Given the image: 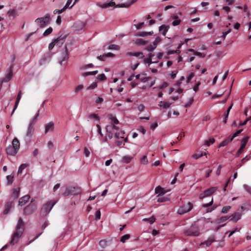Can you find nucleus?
I'll return each mask as SVG.
<instances>
[{
	"mask_svg": "<svg viewBox=\"0 0 251 251\" xmlns=\"http://www.w3.org/2000/svg\"><path fill=\"white\" fill-rule=\"evenodd\" d=\"M24 230V222L22 218H20L18 220V224L16 226V231L12 235V239L10 241V244L14 245L19 240V237L22 235Z\"/></svg>",
	"mask_w": 251,
	"mask_h": 251,
	"instance_id": "f257e3e1",
	"label": "nucleus"
},
{
	"mask_svg": "<svg viewBox=\"0 0 251 251\" xmlns=\"http://www.w3.org/2000/svg\"><path fill=\"white\" fill-rule=\"evenodd\" d=\"M183 233L187 236H198L200 235L199 228L198 226L192 225L189 227L184 228Z\"/></svg>",
	"mask_w": 251,
	"mask_h": 251,
	"instance_id": "f03ea898",
	"label": "nucleus"
},
{
	"mask_svg": "<svg viewBox=\"0 0 251 251\" xmlns=\"http://www.w3.org/2000/svg\"><path fill=\"white\" fill-rule=\"evenodd\" d=\"M81 193L80 188L78 187L68 186L65 189V191L62 194L64 196H68L69 195H77Z\"/></svg>",
	"mask_w": 251,
	"mask_h": 251,
	"instance_id": "7ed1b4c3",
	"label": "nucleus"
},
{
	"mask_svg": "<svg viewBox=\"0 0 251 251\" xmlns=\"http://www.w3.org/2000/svg\"><path fill=\"white\" fill-rule=\"evenodd\" d=\"M50 16L49 14H47L44 17L37 18L35 21L36 24L41 28L45 27L47 25L50 24Z\"/></svg>",
	"mask_w": 251,
	"mask_h": 251,
	"instance_id": "20e7f679",
	"label": "nucleus"
},
{
	"mask_svg": "<svg viewBox=\"0 0 251 251\" xmlns=\"http://www.w3.org/2000/svg\"><path fill=\"white\" fill-rule=\"evenodd\" d=\"M56 201L53 200L50 201L43 205L41 209V213L43 215H47L51 210L53 206L55 205Z\"/></svg>",
	"mask_w": 251,
	"mask_h": 251,
	"instance_id": "39448f33",
	"label": "nucleus"
},
{
	"mask_svg": "<svg viewBox=\"0 0 251 251\" xmlns=\"http://www.w3.org/2000/svg\"><path fill=\"white\" fill-rule=\"evenodd\" d=\"M193 207V204L190 202H187L186 204L180 206L177 211L179 215H183L186 213L189 212Z\"/></svg>",
	"mask_w": 251,
	"mask_h": 251,
	"instance_id": "423d86ee",
	"label": "nucleus"
},
{
	"mask_svg": "<svg viewBox=\"0 0 251 251\" xmlns=\"http://www.w3.org/2000/svg\"><path fill=\"white\" fill-rule=\"evenodd\" d=\"M36 208V204L34 202V201L32 200L29 204L24 208V213L25 215H30L34 212Z\"/></svg>",
	"mask_w": 251,
	"mask_h": 251,
	"instance_id": "0eeeda50",
	"label": "nucleus"
},
{
	"mask_svg": "<svg viewBox=\"0 0 251 251\" xmlns=\"http://www.w3.org/2000/svg\"><path fill=\"white\" fill-rule=\"evenodd\" d=\"M217 187H212L203 191L199 196L200 199H203L204 198L212 195L216 190Z\"/></svg>",
	"mask_w": 251,
	"mask_h": 251,
	"instance_id": "6e6552de",
	"label": "nucleus"
},
{
	"mask_svg": "<svg viewBox=\"0 0 251 251\" xmlns=\"http://www.w3.org/2000/svg\"><path fill=\"white\" fill-rule=\"evenodd\" d=\"M114 128L112 125H107L105 127L107 137L110 139L113 138V134L115 135L116 132V130L114 129Z\"/></svg>",
	"mask_w": 251,
	"mask_h": 251,
	"instance_id": "1a4fd4ad",
	"label": "nucleus"
},
{
	"mask_svg": "<svg viewBox=\"0 0 251 251\" xmlns=\"http://www.w3.org/2000/svg\"><path fill=\"white\" fill-rule=\"evenodd\" d=\"M249 138L248 137L244 138L241 141V145L239 149L237 152L236 156L239 157L240 154L242 153L247 145Z\"/></svg>",
	"mask_w": 251,
	"mask_h": 251,
	"instance_id": "9d476101",
	"label": "nucleus"
},
{
	"mask_svg": "<svg viewBox=\"0 0 251 251\" xmlns=\"http://www.w3.org/2000/svg\"><path fill=\"white\" fill-rule=\"evenodd\" d=\"M58 34V37L54 39L55 42H56L58 44V41H61V45H62L64 43L66 38L68 36V34H64L63 31H60Z\"/></svg>",
	"mask_w": 251,
	"mask_h": 251,
	"instance_id": "9b49d317",
	"label": "nucleus"
},
{
	"mask_svg": "<svg viewBox=\"0 0 251 251\" xmlns=\"http://www.w3.org/2000/svg\"><path fill=\"white\" fill-rule=\"evenodd\" d=\"M109 119L111 120V124L109 125L114 126L115 127L114 129L119 130V127L116 126L119 123L118 120L115 116H114L112 115H110Z\"/></svg>",
	"mask_w": 251,
	"mask_h": 251,
	"instance_id": "f8f14e48",
	"label": "nucleus"
},
{
	"mask_svg": "<svg viewBox=\"0 0 251 251\" xmlns=\"http://www.w3.org/2000/svg\"><path fill=\"white\" fill-rule=\"evenodd\" d=\"M6 151L8 155L14 156L17 152L18 151L16 150L14 147L9 145L6 149Z\"/></svg>",
	"mask_w": 251,
	"mask_h": 251,
	"instance_id": "ddd939ff",
	"label": "nucleus"
},
{
	"mask_svg": "<svg viewBox=\"0 0 251 251\" xmlns=\"http://www.w3.org/2000/svg\"><path fill=\"white\" fill-rule=\"evenodd\" d=\"M34 131V127L30 125L28 126L27 130L26 133V137L28 139H30L33 135Z\"/></svg>",
	"mask_w": 251,
	"mask_h": 251,
	"instance_id": "4468645a",
	"label": "nucleus"
},
{
	"mask_svg": "<svg viewBox=\"0 0 251 251\" xmlns=\"http://www.w3.org/2000/svg\"><path fill=\"white\" fill-rule=\"evenodd\" d=\"M30 198V196L27 195L24 196L20 199L19 201V205L20 206L24 205L25 203H26L29 200Z\"/></svg>",
	"mask_w": 251,
	"mask_h": 251,
	"instance_id": "2eb2a0df",
	"label": "nucleus"
},
{
	"mask_svg": "<svg viewBox=\"0 0 251 251\" xmlns=\"http://www.w3.org/2000/svg\"><path fill=\"white\" fill-rule=\"evenodd\" d=\"M230 220L234 222H236L241 218V214L239 212H236L230 216Z\"/></svg>",
	"mask_w": 251,
	"mask_h": 251,
	"instance_id": "dca6fc26",
	"label": "nucleus"
},
{
	"mask_svg": "<svg viewBox=\"0 0 251 251\" xmlns=\"http://www.w3.org/2000/svg\"><path fill=\"white\" fill-rule=\"evenodd\" d=\"M170 26L169 25H163L159 26V30L163 35L165 36Z\"/></svg>",
	"mask_w": 251,
	"mask_h": 251,
	"instance_id": "f3484780",
	"label": "nucleus"
},
{
	"mask_svg": "<svg viewBox=\"0 0 251 251\" xmlns=\"http://www.w3.org/2000/svg\"><path fill=\"white\" fill-rule=\"evenodd\" d=\"M45 127V133H47L49 131H53L54 129V123L52 122H50L49 123L46 124Z\"/></svg>",
	"mask_w": 251,
	"mask_h": 251,
	"instance_id": "a211bd4d",
	"label": "nucleus"
},
{
	"mask_svg": "<svg viewBox=\"0 0 251 251\" xmlns=\"http://www.w3.org/2000/svg\"><path fill=\"white\" fill-rule=\"evenodd\" d=\"M13 202L11 201H9L6 203L5 205V208L3 211V214L4 215H6L8 213L9 211H10L11 208L13 206Z\"/></svg>",
	"mask_w": 251,
	"mask_h": 251,
	"instance_id": "6ab92c4d",
	"label": "nucleus"
},
{
	"mask_svg": "<svg viewBox=\"0 0 251 251\" xmlns=\"http://www.w3.org/2000/svg\"><path fill=\"white\" fill-rule=\"evenodd\" d=\"M215 241V238L214 236H210L208 239L201 243V245H205L206 246L208 247L211 245L212 243H213Z\"/></svg>",
	"mask_w": 251,
	"mask_h": 251,
	"instance_id": "aec40b11",
	"label": "nucleus"
},
{
	"mask_svg": "<svg viewBox=\"0 0 251 251\" xmlns=\"http://www.w3.org/2000/svg\"><path fill=\"white\" fill-rule=\"evenodd\" d=\"M97 5L102 8H106L113 6H115L116 7H117V5H116L115 2L113 1H111L108 3H104L103 4H98Z\"/></svg>",
	"mask_w": 251,
	"mask_h": 251,
	"instance_id": "412c9836",
	"label": "nucleus"
},
{
	"mask_svg": "<svg viewBox=\"0 0 251 251\" xmlns=\"http://www.w3.org/2000/svg\"><path fill=\"white\" fill-rule=\"evenodd\" d=\"M12 147H14V149L18 151L20 148V142L17 138H14L12 141Z\"/></svg>",
	"mask_w": 251,
	"mask_h": 251,
	"instance_id": "4be33fe9",
	"label": "nucleus"
},
{
	"mask_svg": "<svg viewBox=\"0 0 251 251\" xmlns=\"http://www.w3.org/2000/svg\"><path fill=\"white\" fill-rule=\"evenodd\" d=\"M22 91H20L18 95H17V99H16V102H15V106H14V107L13 108V111H12V114L14 112V111L15 110V109L17 108L18 104H19V101L21 99V97H22Z\"/></svg>",
	"mask_w": 251,
	"mask_h": 251,
	"instance_id": "5701e85b",
	"label": "nucleus"
},
{
	"mask_svg": "<svg viewBox=\"0 0 251 251\" xmlns=\"http://www.w3.org/2000/svg\"><path fill=\"white\" fill-rule=\"evenodd\" d=\"M171 19L174 20L172 22V25L173 26H176L180 24L181 22V20L178 19V17L177 15H174L171 17Z\"/></svg>",
	"mask_w": 251,
	"mask_h": 251,
	"instance_id": "b1692460",
	"label": "nucleus"
},
{
	"mask_svg": "<svg viewBox=\"0 0 251 251\" xmlns=\"http://www.w3.org/2000/svg\"><path fill=\"white\" fill-rule=\"evenodd\" d=\"M155 192L156 194H159L158 196H160V195H163L166 193L164 188L160 186H158L155 188Z\"/></svg>",
	"mask_w": 251,
	"mask_h": 251,
	"instance_id": "393cba45",
	"label": "nucleus"
},
{
	"mask_svg": "<svg viewBox=\"0 0 251 251\" xmlns=\"http://www.w3.org/2000/svg\"><path fill=\"white\" fill-rule=\"evenodd\" d=\"M125 132L123 130H120L119 132H118V130H116V132L115 133V137L117 139H125Z\"/></svg>",
	"mask_w": 251,
	"mask_h": 251,
	"instance_id": "a878e982",
	"label": "nucleus"
},
{
	"mask_svg": "<svg viewBox=\"0 0 251 251\" xmlns=\"http://www.w3.org/2000/svg\"><path fill=\"white\" fill-rule=\"evenodd\" d=\"M12 75H13V73H12V71L11 69H10V71H9V72L8 74H7L3 78V80H2V82H8L10 80V79H11L12 76Z\"/></svg>",
	"mask_w": 251,
	"mask_h": 251,
	"instance_id": "bb28decb",
	"label": "nucleus"
},
{
	"mask_svg": "<svg viewBox=\"0 0 251 251\" xmlns=\"http://www.w3.org/2000/svg\"><path fill=\"white\" fill-rule=\"evenodd\" d=\"M137 0H131L130 2L127 3L119 4H117V7H128L131 4L135 2Z\"/></svg>",
	"mask_w": 251,
	"mask_h": 251,
	"instance_id": "cd10ccee",
	"label": "nucleus"
},
{
	"mask_svg": "<svg viewBox=\"0 0 251 251\" xmlns=\"http://www.w3.org/2000/svg\"><path fill=\"white\" fill-rule=\"evenodd\" d=\"M148 43V41H145L141 38L137 39L135 41V44L138 46L145 45L147 44Z\"/></svg>",
	"mask_w": 251,
	"mask_h": 251,
	"instance_id": "c85d7f7f",
	"label": "nucleus"
},
{
	"mask_svg": "<svg viewBox=\"0 0 251 251\" xmlns=\"http://www.w3.org/2000/svg\"><path fill=\"white\" fill-rule=\"evenodd\" d=\"M128 54L131 56L138 57L140 58H143L144 57V55L142 52H128Z\"/></svg>",
	"mask_w": 251,
	"mask_h": 251,
	"instance_id": "c756f323",
	"label": "nucleus"
},
{
	"mask_svg": "<svg viewBox=\"0 0 251 251\" xmlns=\"http://www.w3.org/2000/svg\"><path fill=\"white\" fill-rule=\"evenodd\" d=\"M153 55H154V54L153 53H150L149 54V57L144 59V62L145 63H148L149 65L152 63L153 62L151 61V58L153 56ZM156 62H157L155 61V62H154L153 63H156Z\"/></svg>",
	"mask_w": 251,
	"mask_h": 251,
	"instance_id": "7c9ffc66",
	"label": "nucleus"
},
{
	"mask_svg": "<svg viewBox=\"0 0 251 251\" xmlns=\"http://www.w3.org/2000/svg\"><path fill=\"white\" fill-rule=\"evenodd\" d=\"M116 144L119 147H123L125 145V142H126V139H117Z\"/></svg>",
	"mask_w": 251,
	"mask_h": 251,
	"instance_id": "2f4dec72",
	"label": "nucleus"
},
{
	"mask_svg": "<svg viewBox=\"0 0 251 251\" xmlns=\"http://www.w3.org/2000/svg\"><path fill=\"white\" fill-rule=\"evenodd\" d=\"M155 218L154 216H151L149 218H144L143 219V221L149 222L151 224H153L155 221Z\"/></svg>",
	"mask_w": 251,
	"mask_h": 251,
	"instance_id": "473e14b6",
	"label": "nucleus"
},
{
	"mask_svg": "<svg viewBox=\"0 0 251 251\" xmlns=\"http://www.w3.org/2000/svg\"><path fill=\"white\" fill-rule=\"evenodd\" d=\"M170 199L168 197L166 196H160L157 199V202H163L169 201Z\"/></svg>",
	"mask_w": 251,
	"mask_h": 251,
	"instance_id": "72a5a7b5",
	"label": "nucleus"
},
{
	"mask_svg": "<svg viewBox=\"0 0 251 251\" xmlns=\"http://www.w3.org/2000/svg\"><path fill=\"white\" fill-rule=\"evenodd\" d=\"M132 159V157L130 156H125L122 158V161L126 163H129Z\"/></svg>",
	"mask_w": 251,
	"mask_h": 251,
	"instance_id": "f704fd0d",
	"label": "nucleus"
},
{
	"mask_svg": "<svg viewBox=\"0 0 251 251\" xmlns=\"http://www.w3.org/2000/svg\"><path fill=\"white\" fill-rule=\"evenodd\" d=\"M231 141H230V138H226L220 143L219 145V147L226 146Z\"/></svg>",
	"mask_w": 251,
	"mask_h": 251,
	"instance_id": "c9c22d12",
	"label": "nucleus"
},
{
	"mask_svg": "<svg viewBox=\"0 0 251 251\" xmlns=\"http://www.w3.org/2000/svg\"><path fill=\"white\" fill-rule=\"evenodd\" d=\"M28 166V164H21L18 169V174H21L24 169H25L26 167Z\"/></svg>",
	"mask_w": 251,
	"mask_h": 251,
	"instance_id": "e433bc0d",
	"label": "nucleus"
},
{
	"mask_svg": "<svg viewBox=\"0 0 251 251\" xmlns=\"http://www.w3.org/2000/svg\"><path fill=\"white\" fill-rule=\"evenodd\" d=\"M232 104H231L227 109L226 110V113L225 114V117L224 118V120H223V122L224 123H226V121H227V118H228V114H229V111L230 110V109H231L232 108Z\"/></svg>",
	"mask_w": 251,
	"mask_h": 251,
	"instance_id": "4c0bfd02",
	"label": "nucleus"
},
{
	"mask_svg": "<svg viewBox=\"0 0 251 251\" xmlns=\"http://www.w3.org/2000/svg\"><path fill=\"white\" fill-rule=\"evenodd\" d=\"M20 193V188H15L13 190V196L14 198H18Z\"/></svg>",
	"mask_w": 251,
	"mask_h": 251,
	"instance_id": "58836bf2",
	"label": "nucleus"
},
{
	"mask_svg": "<svg viewBox=\"0 0 251 251\" xmlns=\"http://www.w3.org/2000/svg\"><path fill=\"white\" fill-rule=\"evenodd\" d=\"M39 111H38V113L35 116V117L32 119V120L30 121L29 125H30L31 126H34L35 123L36 122V120H37V117H38L39 116Z\"/></svg>",
	"mask_w": 251,
	"mask_h": 251,
	"instance_id": "ea45409f",
	"label": "nucleus"
},
{
	"mask_svg": "<svg viewBox=\"0 0 251 251\" xmlns=\"http://www.w3.org/2000/svg\"><path fill=\"white\" fill-rule=\"evenodd\" d=\"M98 72V71H92V72H85V73H83L82 75L83 76H84V77H85L86 76H88V75H96V74H97Z\"/></svg>",
	"mask_w": 251,
	"mask_h": 251,
	"instance_id": "a19ab883",
	"label": "nucleus"
},
{
	"mask_svg": "<svg viewBox=\"0 0 251 251\" xmlns=\"http://www.w3.org/2000/svg\"><path fill=\"white\" fill-rule=\"evenodd\" d=\"M156 46H155V45H153V44H151V45H149L148 46H147L145 49L149 51H153L155 48H156Z\"/></svg>",
	"mask_w": 251,
	"mask_h": 251,
	"instance_id": "79ce46f5",
	"label": "nucleus"
},
{
	"mask_svg": "<svg viewBox=\"0 0 251 251\" xmlns=\"http://www.w3.org/2000/svg\"><path fill=\"white\" fill-rule=\"evenodd\" d=\"M13 176L11 175H8L6 176V179L7 181V185H11L13 182Z\"/></svg>",
	"mask_w": 251,
	"mask_h": 251,
	"instance_id": "37998d69",
	"label": "nucleus"
},
{
	"mask_svg": "<svg viewBox=\"0 0 251 251\" xmlns=\"http://www.w3.org/2000/svg\"><path fill=\"white\" fill-rule=\"evenodd\" d=\"M230 218V217H227V216L221 217L218 219V223L220 224V223H223L224 222H226V220H227Z\"/></svg>",
	"mask_w": 251,
	"mask_h": 251,
	"instance_id": "c03bdc74",
	"label": "nucleus"
},
{
	"mask_svg": "<svg viewBox=\"0 0 251 251\" xmlns=\"http://www.w3.org/2000/svg\"><path fill=\"white\" fill-rule=\"evenodd\" d=\"M130 236L129 234H125L121 237L120 241L122 243H125L126 240H128L130 238Z\"/></svg>",
	"mask_w": 251,
	"mask_h": 251,
	"instance_id": "a18cd8bd",
	"label": "nucleus"
},
{
	"mask_svg": "<svg viewBox=\"0 0 251 251\" xmlns=\"http://www.w3.org/2000/svg\"><path fill=\"white\" fill-rule=\"evenodd\" d=\"M52 32V28L51 27H50L48 29H47L43 33V36H47L50 35Z\"/></svg>",
	"mask_w": 251,
	"mask_h": 251,
	"instance_id": "49530a36",
	"label": "nucleus"
},
{
	"mask_svg": "<svg viewBox=\"0 0 251 251\" xmlns=\"http://www.w3.org/2000/svg\"><path fill=\"white\" fill-rule=\"evenodd\" d=\"M215 139L213 138H210L208 140L205 141V144L207 146H209L215 142Z\"/></svg>",
	"mask_w": 251,
	"mask_h": 251,
	"instance_id": "de8ad7c7",
	"label": "nucleus"
},
{
	"mask_svg": "<svg viewBox=\"0 0 251 251\" xmlns=\"http://www.w3.org/2000/svg\"><path fill=\"white\" fill-rule=\"evenodd\" d=\"M88 118L90 119H95L98 121L100 120V118H99V116H98V115L97 114H95V113L91 114L89 115L88 116Z\"/></svg>",
	"mask_w": 251,
	"mask_h": 251,
	"instance_id": "09e8293b",
	"label": "nucleus"
},
{
	"mask_svg": "<svg viewBox=\"0 0 251 251\" xmlns=\"http://www.w3.org/2000/svg\"><path fill=\"white\" fill-rule=\"evenodd\" d=\"M242 129H240V130H237L236 132H235L233 135L232 136H231V137L230 138V141H232L233 139L236 137V136H238L240 133L242 131Z\"/></svg>",
	"mask_w": 251,
	"mask_h": 251,
	"instance_id": "8fccbe9b",
	"label": "nucleus"
},
{
	"mask_svg": "<svg viewBox=\"0 0 251 251\" xmlns=\"http://www.w3.org/2000/svg\"><path fill=\"white\" fill-rule=\"evenodd\" d=\"M120 47L119 46L112 44L109 46L108 49L109 50H118L119 49Z\"/></svg>",
	"mask_w": 251,
	"mask_h": 251,
	"instance_id": "3c124183",
	"label": "nucleus"
},
{
	"mask_svg": "<svg viewBox=\"0 0 251 251\" xmlns=\"http://www.w3.org/2000/svg\"><path fill=\"white\" fill-rule=\"evenodd\" d=\"M194 101V99L193 97H191L189 99V101L185 103L184 106L185 107H189L191 106Z\"/></svg>",
	"mask_w": 251,
	"mask_h": 251,
	"instance_id": "603ef678",
	"label": "nucleus"
},
{
	"mask_svg": "<svg viewBox=\"0 0 251 251\" xmlns=\"http://www.w3.org/2000/svg\"><path fill=\"white\" fill-rule=\"evenodd\" d=\"M202 156H203V153L201 152V153H198L194 154L193 155H192V157L195 159H197L201 157Z\"/></svg>",
	"mask_w": 251,
	"mask_h": 251,
	"instance_id": "864d4df0",
	"label": "nucleus"
},
{
	"mask_svg": "<svg viewBox=\"0 0 251 251\" xmlns=\"http://www.w3.org/2000/svg\"><path fill=\"white\" fill-rule=\"evenodd\" d=\"M141 162L143 164H147L148 163V160L146 155H144L142 157L141 159Z\"/></svg>",
	"mask_w": 251,
	"mask_h": 251,
	"instance_id": "5fc2aeb1",
	"label": "nucleus"
},
{
	"mask_svg": "<svg viewBox=\"0 0 251 251\" xmlns=\"http://www.w3.org/2000/svg\"><path fill=\"white\" fill-rule=\"evenodd\" d=\"M251 157V156H249L248 155H247L246 157L243 158L241 160V164L240 165V167L242 166V164H244L247 161L249 160Z\"/></svg>",
	"mask_w": 251,
	"mask_h": 251,
	"instance_id": "6e6d98bb",
	"label": "nucleus"
},
{
	"mask_svg": "<svg viewBox=\"0 0 251 251\" xmlns=\"http://www.w3.org/2000/svg\"><path fill=\"white\" fill-rule=\"evenodd\" d=\"M135 35L136 36H142V37H145L147 36V32L145 31H142V32H138L136 33Z\"/></svg>",
	"mask_w": 251,
	"mask_h": 251,
	"instance_id": "4d7b16f0",
	"label": "nucleus"
},
{
	"mask_svg": "<svg viewBox=\"0 0 251 251\" xmlns=\"http://www.w3.org/2000/svg\"><path fill=\"white\" fill-rule=\"evenodd\" d=\"M231 29L230 28L228 30H227V31L223 32L222 33L221 38H222L224 40L225 39L226 35L228 34L229 33H230L231 32Z\"/></svg>",
	"mask_w": 251,
	"mask_h": 251,
	"instance_id": "13d9d810",
	"label": "nucleus"
},
{
	"mask_svg": "<svg viewBox=\"0 0 251 251\" xmlns=\"http://www.w3.org/2000/svg\"><path fill=\"white\" fill-rule=\"evenodd\" d=\"M161 39L159 37L157 36L155 38L154 41L152 43V44L155 45V46H156V47L158 44L159 43H160L161 42Z\"/></svg>",
	"mask_w": 251,
	"mask_h": 251,
	"instance_id": "bf43d9fd",
	"label": "nucleus"
},
{
	"mask_svg": "<svg viewBox=\"0 0 251 251\" xmlns=\"http://www.w3.org/2000/svg\"><path fill=\"white\" fill-rule=\"evenodd\" d=\"M101 213L100 210H98L96 211L95 214V219L96 220H99L100 219Z\"/></svg>",
	"mask_w": 251,
	"mask_h": 251,
	"instance_id": "052dcab7",
	"label": "nucleus"
},
{
	"mask_svg": "<svg viewBox=\"0 0 251 251\" xmlns=\"http://www.w3.org/2000/svg\"><path fill=\"white\" fill-rule=\"evenodd\" d=\"M55 45H59V44H57L56 42H55V40H54V41L52 42L49 44V49L50 50H52Z\"/></svg>",
	"mask_w": 251,
	"mask_h": 251,
	"instance_id": "680f3d73",
	"label": "nucleus"
},
{
	"mask_svg": "<svg viewBox=\"0 0 251 251\" xmlns=\"http://www.w3.org/2000/svg\"><path fill=\"white\" fill-rule=\"evenodd\" d=\"M72 2V0H68L65 5L64 6V9L66 10L67 8H70V5Z\"/></svg>",
	"mask_w": 251,
	"mask_h": 251,
	"instance_id": "e2e57ef3",
	"label": "nucleus"
},
{
	"mask_svg": "<svg viewBox=\"0 0 251 251\" xmlns=\"http://www.w3.org/2000/svg\"><path fill=\"white\" fill-rule=\"evenodd\" d=\"M16 10L15 9H12V10H9L7 12V14L9 16H15V14H16Z\"/></svg>",
	"mask_w": 251,
	"mask_h": 251,
	"instance_id": "0e129e2a",
	"label": "nucleus"
},
{
	"mask_svg": "<svg viewBox=\"0 0 251 251\" xmlns=\"http://www.w3.org/2000/svg\"><path fill=\"white\" fill-rule=\"evenodd\" d=\"M98 79L100 80H104L106 79V77L104 74H100L98 75Z\"/></svg>",
	"mask_w": 251,
	"mask_h": 251,
	"instance_id": "69168bd1",
	"label": "nucleus"
},
{
	"mask_svg": "<svg viewBox=\"0 0 251 251\" xmlns=\"http://www.w3.org/2000/svg\"><path fill=\"white\" fill-rule=\"evenodd\" d=\"M231 207L230 206H226L223 207L222 210V212L223 213H226Z\"/></svg>",
	"mask_w": 251,
	"mask_h": 251,
	"instance_id": "338daca9",
	"label": "nucleus"
},
{
	"mask_svg": "<svg viewBox=\"0 0 251 251\" xmlns=\"http://www.w3.org/2000/svg\"><path fill=\"white\" fill-rule=\"evenodd\" d=\"M194 75H195L194 73H191L187 78V80H186L187 83H189L190 82V81L191 80V79L193 78V77L194 76Z\"/></svg>",
	"mask_w": 251,
	"mask_h": 251,
	"instance_id": "774afa93",
	"label": "nucleus"
}]
</instances>
